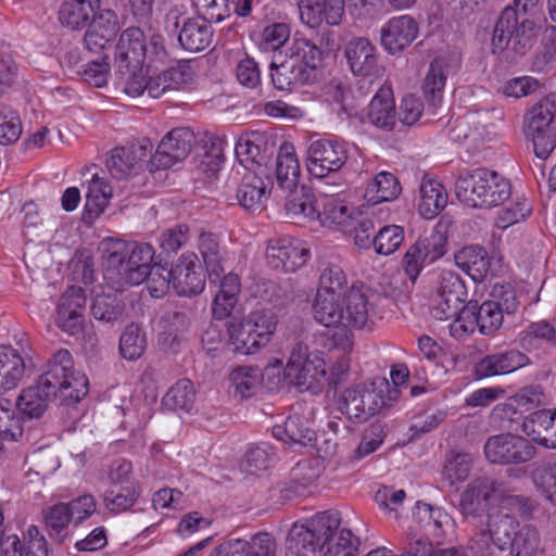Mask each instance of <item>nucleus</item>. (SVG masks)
<instances>
[{
	"label": "nucleus",
	"mask_w": 556,
	"mask_h": 556,
	"mask_svg": "<svg viewBox=\"0 0 556 556\" xmlns=\"http://www.w3.org/2000/svg\"><path fill=\"white\" fill-rule=\"evenodd\" d=\"M48 367L37 383L24 389L17 397L18 410L29 418H39L58 395L70 404L79 402L88 394V378L74 370V362L67 350L56 351Z\"/></svg>",
	"instance_id": "f257e3e1"
},
{
	"label": "nucleus",
	"mask_w": 556,
	"mask_h": 556,
	"mask_svg": "<svg viewBox=\"0 0 556 556\" xmlns=\"http://www.w3.org/2000/svg\"><path fill=\"white\" fill-rule=\"evenodd\" d=\"M325 51L315 39L296 33L285 55H274L269 68L273 85L278 90H292L316 81Z\"/></svg>",
	"instance_id": "f03ea898"
},
{
	"label": "nucleus",
	"mask_w": 556,
	"mask_h": 556,
	"mask_svg": "<svg viewBox=\"0 0 556 556\" xmlns=\"http://www.w3.org/2000/svg\"><path fill=\"white\" fill-rule=\"evenodd\" d=\"M153 258L154 249L149 243L113 238L102 242L104 279L116 288L142 283L149 276Z\"/></svg>",
	"instance_id": "7ed1b4c3"
},
{
	"label": "nucleus",
	"mask_w": 556,
	"mask_h": 556,
	"mask_svg": "<svg viewBox=\"0 0 556 556\" xmlns=\"http://www.w3.org/2000/svg\"><path fill=\"white\" fill-rule=\"evenodd\" d=\"M457 199L471 208H491L510 198V182L486 167L466 170L455 182Z\"/></svg>",
	"instance_id": "20e7f679"
},
{
	"label": "nucleus",
	"mask_w": 556,
	"mask_h": 556,
	"mask_svg": "<svg viewBox=\"0 0 556 556\" xmlns=\"http://www.w3.org/2000/svg\"><path fill=\"white\" fill-rule=\"evenodd\" d=\"M313 315L317 323L326 327L343 325L361 329L369 318L368 302L362 291L353 287L346 296L317 293Z\"/></svg>",
	"instance_id": "39448f33"
},
{
	"label": "nucleus",
	"mask_w": 556,
	"mask_h": 556,
	"mask_svg": "<svg viewBox=\"0 0 556 556\" xmlns=\"http://www.w3.org/2000/svg\"><path fill=\"white\" fill-rule=\"evenodd\" d=\"M283 374L301 392L317 393L327 379L325 361L317 353H309L308 346L300 341L291 346Z\"/></svg>",
	"instance_id": "423d86ee"
},
{
	"label": "nucleus",
	"mask_w": 556,
	"mask_h": 556,
	"mask_svg": "<svg viewBox=\"0 0 556 556\" xmlns=\"http://www.w3.org/2000/svg\"><path fill=\"white\" fill-rule=\"evenodd\" d=\"M340 522L339 511L328 510L316 514L306 523H294L288 534L289 548L296 554L315 553L326 545L327 535L337 530Z\"/></svg>",
	"instance_id": "0eeeda50"
},
{
	"label": "nucleus",
	"mask_w": 556,
	"mask_h": 556,
	"mask_svg": "<svg viewBox=\"0 0 556 556\" xmlns=\"http://www.w3.org/2000/svg\"><path fill=\"white\" fill-rule=\"evenodd\" d=\"M536 25L530 18L519 21L516 10L506 7L493 30L492 46L494 50L511 47L519 54H525L535 37Z\"/></svg>",
	"instance_id": "6e6552de"
},
{
	"label": "nucleus",
	"mask_w": 556,
	"mask_h": 556,
	"mask_svg": "<svg viewBox=\"0 0 556 556\" xmlns=\"http://www.w3.org/2000/svg\"><path fill=\"white\" fill-rule=\"evenodd\" d=\"M386 405L383 391L374 382L357 384L343 391L339 408L342 414L356 422H365Z\"/></svg>",
	"instance_id": "1a4fd4ad"
},
{
	"label": "nucleus",
	"mask_w": 556,
	"mask_h": 556,
	"mask_svg": "<svg viewBox=\"0 0 556 556\" xmlns=\"http://www.w3.org/2000/svg\"><path fill=\"white\" fill-rule=\"evenodd\" d=\"M535 453L536 448L529 440L513 433L490 437L484 444L485 457L493 464H523Z\"/></svg>",
	"instance_id": "9d476101"
},
{
	"label": "nucleus",
	"mask_w": 556,
	"mask_h": 556,
	"mask_svg": "<svg viewBox=\"0 0 556 556\" xmlns=\"http://www.w3.org/2000/svg\"><path fill=\"white\" fill-rule=\"evenodd\" d=\"M306 167L316 178H326L339 172L348 161V149L343 142L319 139L311 142L306 151Z\"/></svg>",
	"instance_id": "9b49d317"
},
{
	"label": "nucleus",
	"mask_w": 556,
	"mask_h": 556,
	"mask_svg": "<svg viewBox=\"0 0 556 556\" xmlns=\"http://www.w3.org/2000/svg\"><path fill=\"white\" fill-rule=\"evenodd\" d=\"M309 256L311 252L306 244L290 237L271 239L266 248L268 266L282 273H294Z\"/></svg>",
	"instance_id": "f8f14e48"
},
{
	"label": "nucleus",
	"mask_w": 556,
	"mask_h": 556,
	"mask_svg": "<svg viewBox=\"0 0 556 556\" xmlns=\"http://www.w3.org/2000/svg\"><path fill=\"white\" fill-rule=\"evenodd\" d=\"M445 237L437 231L420 238L407 250L403 266L412 282L416 281L425 264H431L445 254Z\"/></svg>",
	"instance_id": "ddd939ff"
},
{
	"label": "nucleus",
	"mask_w": 556,
	"mask_h": 556,
	"mask_svg": "<svg viewBox=\"0 0 556 556\" xmlns=\"http://www.w3.org/2000/svg\"><path fill=\"white\" fill-rule=\"evenodd\" d=\"M274 181L263 164H256V169L247 172L237 189L239 204L247 211L255 212L263 208Z\"/></svg>",
	"instance_id": "4468645a"
},
{
	"label": "nucleus",
	"mask_w": 556,
	"mask_h": 556,
	"mask_svg": "<svg viewBox=\"0 0 556 556\" xmlns=\"http://www.w3.org/2000/svg\"><path fill=\"white\" fill-rule=\"evenodd\" d=\"M195 137L190 128L181 127L169 131L159 143L155 153L151 156L156 168H169L185 160L190 153Z\"/></svg>",
	"instance_id": "2eb2a0df"
},
{
	"label": "nucleus",
	"mask_w": 556,
	"mask_h": 556,
	"mask_svg": "<svg viewBox=\"0 0 556 556\" xmlns=\"http://www.w3.org/2000/svg\"><path fill=\"white\" fill-rule=\"evenodd\" d=\"M172 286L178 295L191 296L205 287V275L194 253L182 254L172 267Z\"/></svg>",
	"instance_id": "dca6fc26"
},
{
	"label": "nucleus",
	"mask_w": 556,
	"mask_h": 556,
	"mask_svg": "<svg viewBox=\"0 0 556 556\" xmlns=\"http://www.w3.org/2000/svg\"><path fill=\"white\" fill-rule=\"evenodd\" d=\"M151 150L152 144L149 140L115 148L106 160V168L116 179L127 178L151 155Z\"/></svg>",
	"instance_id": "f3484780"
},
{
	"label": "nucleus",
	"mask_w": 556,
	"mask_h": 556,
	"mask_svg": "<svg viewBox=\"0 0 556 556\" xmlns=\"http://www.w3.org/2000/svg\"><path fill=\"white\" fill-rule=\"evenodd\" d=\"M344 54L354 75L369 79L379 76L381 67L377 49L367 38L351 39L345 46Z\"/></svg>",
	"instance_id": "a211bd4d"
},
{
	"label": "nucleus",
	"mask_w": 556,
	"mask_h": 556,
	"mask_svg": "<svg viewBox=\"0 0 556 556\" xmlns=\"http://www.w3.org/2000/svg\"><path fill=\"white\" fill-rule=\"evenodd\" d=\"M418 23L410 15L392 17L381 28V45L391 54L406 49L418 35Z\"/></svg>",
	"instance_id": "6ab92c4d"
},
{
	"label": "nucleus",
	"mask_w": 556,
	"mask_h": 556,
	"mask_svg": "<svg viewBox=\"0 0 556 556\" xmlns=\"http://www.w3.org/2000/svg\"><path fill=\"white\" fill-rule=\"evenodd\" d=\"M85 305L86 295L84 289L76 286L68 287L59 302V326L70 334L79 332L84 324Z\"/></svg>",
	"instance_id": "aec40b11"
},
{
	"label": "nucleus",
	"mask_w": 556,
	"mask_h": 556,
	"mask_svg": "<svg viewBox=\"0 0 556 556\" xmlns=\"http://www.w3.org/2000/svg\"><path fill=\"white\" fill-rule=\"evenodd\" d=\"M298 7L301 21L311 28L324 22L338 25L344 13V0H300Z\"/></svg>",
	"instance_id": "412c9836"
},
{
	"label": "nucleus",
	"mask_w": 556,
	"mask_h": 556,
	"mask_svg": "<svg viewBox=\"0 0 556 556\" xmlns=\"http://www.w3.org/2000/svg\"><path fill=\"white\" fill-rule=\"evenodd\" d=\"M147 46L144 43V35L141 29L130 27L124 30L115 47L114 67L126 68L143 65Z\"/></svg>",
	"instance_id": "4be33fe9"
},
{
	"label": "nucleus",
	"mask_w": 556,
	"mask_h": 556,
	"mask_svg": "<svg viewBox=\"0 0 556 556\" xmlns=\"http://www.w3.org/2000/svg\"><path fill=\"white\" fill-rule=\"evenodd\" d=\"M276 542L268 533H257L251 541L228 540L215 547L210 556H275Z\"/></svg>",
	"instance_id": "5701e85b"
},
{
	"label": "nucleus",
	"mask_w": 556,
	"mask_h": 556,
	"mask_svg": "<svg viewBox=\"0 0 556 556\" xmlns=\"http://www.w3.org/2000/svg\"><path fill=\"white\" fill-rule=\"evenodd\" d=\"M497 488L488 477H479L471 481L460 497L459 507L466 516H479L485 511L495 500Z\"/></svg>",
	"instance_id": "b1692460"
},
{
	"label": "nucleus",
	"mask_w": 556,
	"mask_h": 556,
	"mask_svg": "<svg viewBox=\"0 0 556 556\" xmlns=\"http://www.w3.org/2000/svg\"><path fill=\"white\" fill-rule=\"evenodd\" d=\"M366 117L378 129L393 130L396 124V108L393 91L389 86H381L371 99Z\"/></svg>",
	"instance_id": "393cba45"
},
{
	"label": "nucleus",
	"mask_w": 556,
	"mask_h": 556,
	"mask_svg": "<svg viewBox=\"0 0 556 556\" xmlns=\"http://www.w3.org/2000/svg\"><path fill=\"white\" fill-rule=\"evenodd\" d=\"M488 535L480 534V540L488 545V538H490L495 546L501 551H506L507 546L511 544V539L519 528L518 521L507 513L500 509L491 508L488 515Z\"/></svg>",
	"instance_id": "a878e982"
},
{
	"label": "nucleus",
	"mask_w": 556,
	"mask_h": 556,
	"mask_svg": "<svg viewBox=\"0 0 556 556\" xmlns=\"http://www.w3.org/2000/svg\"><path fill=\"white\" fill-rule=\"evenodd\" d=\"M525 433L547 448H556V410L539 409L528 415Z\"/></svg>",
	"instance_id": "bb28decb"
},
{
	"label": "nucleus",
	"mask_w": 556,
	"mask_h": 556,
	"mask_svg": "<svg viewBox=\"0 0 556 556\" xmlns=\"http://www.w3.org/2000/svg\"><path fill=\"white\" fill-rule=\"evenodd\" d=\"M271 431L276 439L288 444L307 446L316 440V432L301 415L289 416L283 424L275 425Z\"/></svg>",
	"instance_id": "cd10ccee"
},
{
	"label": "nucleus",
	"mask_w": 556,
	"mask_h": 556,
	"mask_svg": "<svg viewBox=\"0 0 556 556\" xmlns=\"http://www.w3.org/2000/svg\"><path fill=\"white\" fill-rule=\"evenodd\" d=\"M213 40L212 27L201 18L185 17L178 34L181 48L190 52L205 50Z\"/></svg>",
	"instance_id": "c85d7f7f"
},
{
	"label": "nucleus",
	"mask_w": 556,
	"mask_h": 556,
	"mask_svg": "<svg viewBox=\"0 0 556 556\" xmlns=\"http://www.w3.org/2000/svg\"><path fill=\"white\" fill-rule=\"evenodd\" d=\"M300 164L292 143L280 146L276 159V182L283 191H290L299 186Z\"/></svg>",
	"instance_id": "c756f323"
},
{
	"label": "nucleus",
	"mask_w": 556,
	"mask_h": 556,
	"mask_svg": "<svg viewBox=\"0 0 556 556\" xmlns=\"http://www.w3.org/2000/svg\"><path fill=\"white\" fill-rule=\"evenodd\" d=\"M199 250L212 281L220 279L225 273L224 262L227 252L222 247L218 237L212 232H201L199 236Z\"/></svg>",
	"instance_id": "7c9ffc66"
},
{
	"label": "nucleus",
	"mask_w": 556,
	"mask_h": 556,
	"mask_svg": "<svg viewBox=\"0 0 556 556\" xmlns=\"http://www.w3.org/2000/svg\"><path fill=\"white\" fill-rule=\"evenodd\" d=\"M100 1L64 0L59 11L60 22L71 29L86 27L94 12L99 10Z\"/></svg>",
	"instance_id": "2f4dec72"
},
{
	"label": "nucleus",
	"mask_w": 556,
	"mask_h": 556,
	"mask_svg": "<svg viewBox=\"0 0 556 556\" xmlns=\"http://www.w3.org/2000/svg\"><path fill=\"white\" fill-rule=\"evenodd\" d=\"M455 264L472 280L482 281L490 269V257L488 252L479 245H468L454 255Z\"/></svg>",
	"instance_id": "473e14b6"
},
{
	"label": "nucleus",
	"mask_w": 556,
	"mask_h": 556,
	"mask_svg": "<svg viewBox=\"0 0 556 556\" xmlns=\"http://www.w3.org/2000/svg\"><path fill=\"white\" fill-rule=\"evenodd\" d=\"M418 211L427 219L437 216L447 204V192L443 185L432 178H424L420 188Z\"/></svg>",
	"instance_id": "72a5a7b5"
},
{
	"label": "nucleus",
	"mask_w": 556,
	"mask_h": 556,
	"mask_svg": "<svg viewBox=\"0 0 556 556\" xmlns=\"http://www.w3.org/2000/svg\"><path fill=\"white\" fill-rule=\"evenodd\" d=\"M286 212L293 219L315 220L318 201L305 186H296L290 191H286Z\"/></svg>",
	"instance_id": "f704fd0d"
},
{
	"label": "nucleus",
	"mask_w": 556,
	"mask_h": 556,
	"mask_svg": "<svg viewBox=\"0 0 556 556\" xmlns=\"http://www.w3.org/2000/svg\"><path fill=\"white\" fill-rule=\"evenodd\" d=\"M25 364L21 354L8 345L0 346V389H14L22 380Z\"/></svg>",
	"instance_id": "c9c22d12"
},
{
	"label": "nucleus",
	"mask_w": 556,
	"mask_h": 556,
	"mask_svg": "<svg viewBox=\"0 0 556 556\" xmlns=\"http://www.w3.org/2000/svg\"><path fill=\"white\" fill-rule=\"evenodd\" d=\"M324 194L325 197L318 202L315 220H319L325 227L346 231L348 224L352 218L348 207L338 199L329 197L328 191H325Z\"/></svg>",
	"instance_id": "e433bc0d"
},
{
	"label": "nucleus",
	"mask_w": 556,
	"mask_h": 556,
	"mask_svg": "<svg viewBox=\"0 0 556 556\" xmlns=\"http://www.w3.org/2000/svg\"><path fill=\"white\" fill-rule=\"evenodd\" d=\"M240 292V279L236 274H228L220 280L219 291L213 302V316L223 319L230 315L238 302Z\"/></svg>",
	"instance_id": "4c0bfd02"
},
{
	"label": "nucleus",
	"mask_w": 556,
	"mask_h": 556,
	"mask_svg": "<svg viewBox=\"0 0 556 556\" xmlns=\"http://www.w3.org/2000/svg\"><path fill=\"white\" fill-rule=\"evenodd\" d=\"M401 185L397 178L389 173L381 172L365 189V199L371 204L393 201L401 193Z\"/></svg>",
	"instance_id": "58836bf2"
},
{
	"label": "nucleus",
	"mask_w": 556,
	"mask_h": 556,
	"mask_svg": "<svg viewBox=\"0 0 556 556\" xmlns=\"http://www.w3.org/2000/svg\"><path fill=\"white\" fill-rule=\"evenodd\" d=\"M445 59L437 58L430 63L429 71L425 77L422 91L429 106L437 109L443 101V89L446 81L444 72Z\"/></svg>",
	"instance_id": "ea45409f"
},
{
	"label": "nucleus",
	"mask_w": 556,
	"mask_h": 556,
	"mask_svg": "<svg viewBox=\"0 0 556 556\" xmlns=\"http://www.w3.org/2000/svg\"><path fill=\"white\" fill-rule=\"evenodd\" d=\"M556 115V93H549L541 99L526 114V131L536 132L543 128L556 127L554 118Z\"/></svg>",
	"instance_id": "a19ab883"
},
{
	"label": "nucleus",
	"mask_w": 556,
	"mask_h": 556,
	"mask_svg": "<svg viewBox=\"0 0 556 556\" xmlns=\"http://www.w3.org/2000/svg\"><path fill=\"white\" fill-rule=\"evenodd\" d=\"M229 342L228 348L235 353L240 355H251L256 353L262 344H252L257 341L251 326L243 319L232 320L228 324Z\"/></svg>",
	"instance_id": "79ce46f5"
},
{
	"label": "nucleus",
	"mask_w": 556,
	"mask_h": 556,
	"mask_svg": "<svg viewBox=\"0 0 556 556\" xmlns=\"http://www.w3.org/2000/svg\"><path fill=\"white\" fill-rule=\"evenodd\" d=\"M506 551L510 556H538L543 551L538 529L530 525L518 528Z\"/></svg>",
	"instance_id": "37998d69"
},
{
	"label": "nucleus",
	"mask_w": 556,
	"mask_h": 556,
	"mask_svg": "<svg viewBox=\"0 0 556 556\" xmlns=\"http://www.w3.org/2000/svg\"><path fill=\"white\" fill-rule=\"evenodd\" d=\"M112 194L113 189L106 179L94 174L86 193L85 214L99 216L106 207Z\"/></svg>",
	"instance_id": "c03bdc74"
},
{
	"label": "nucleus",
	"mask_w": 556,
	"mask_h": 556,
	"mask_svg": "<svg viewBox=\"0 0 556 556\" xmlns=\"http://www.w3.org/2000/svg\"><path fill=\"white\" fill-rule=\"evenodd\" d=\"M235 396L248 399L256 394L262 383V372L257 367H238L229 376Z\"/></svg>",
	"instance_id": "a18cd8bd"
},
{
	"label": "nucleus",
	"mask_w": 556,
	"mask_h": 556,
	"mask_svg": "<svg viewBox=\"0 0 556 556\" xmlns=\"http://www.w3.org/2000/svg\"><path fill=\"white\" fill-rule=\"evenodd\" d=\"M414 519L429 534L440 536L444 526L450 523V516L442 508L427 503H417Z\"/></svg>",
	"instance_id": "49530a36"
},
{
	"label": "nucleus",
	"mask_w": 556,
	"mask_h": 556,
	"mask_svg": "<svg viewBox=\"0 0 556 556\" xmlns=\"http://www.w3.org/2000/svg\"><path fill=\"white\" fill-rule=\"evenodd\" d=\"M491 419L503 430L518 431L521 429L525 432L528 416L525 417V414L508 397L506 402L497 404L492 409Z\"/></svg>",
	"instance_id": "de8ad7c7"
},
{
	"label": "nucleus",
	"mask_w": 556,
	"mask_h": 556,
	"mask_svg": "<svg viewBox=\"0 0 556 556\" xmlns=\"http://www.w3.org/2000/svg\"><path fill=\"white\" fill-rule=\"evenodd\" d=\"M359 544V539L350 529L339 527L327 535L325 556H356Z\"/></svg>",
	"instance_id": "09e8293b"
},
{
	"label": "nucleus",
	"mask_w": 556,
	"mask_h": 556,
	"mask_svg": "<svg viewBox=\"0 0 556 556\" xmlns=\"http://www.w3.org/2000/svg\"><path fill=\"white\" fill-rule=\"evenodd\" d=\"M90 311L94 319L110 325L122 321L124 316V305L110 294H97Z\"/></svg>",
	"instance_id": "8fccbe9b"
},
{
	"label": "nucleus",
	"mask_w": 556,
	"mask_h": 556,
	"mask_svg": "<svg viewBox=\"0 0 556 556\" xmlns=\"http://www.w3.org/2000/svg\"><path fill=\"white\" fill-rule=\"evenodd\" d=\"M195 392L193 384L189 379L177 381L163 396V405L172 410H186L192 408Z\"/></svg>",
	"instance_id": "3c124183"
},
{
	"label": "nucleus",
	"mask_w": 556,
	"mask_h": 556,
	"mask_svg": "<svg viewBox=\"0 0 556 556\" xmlns=\"http://www.w3.org/2000/svg\"><path fill=\"white\" fill-rule=\"evenodd\" d=\"M115 85L129 97H139L144 93L147 88V75L143 72V65L138 68L126 67L115 70Z\"/></svg>",
	"instance_id": "603ef678"
},
{
	"label": "nucleus",
	"mask_w": 556,
	"mask_h": 556,
	"mask_svg": "<svg viewBox=\"0 0 556 556\" xmlns=\"http://www.w3.org/2000/svg\"><path fill=\"white\" fill-rule=\"evenodd\" d=\"M243 320L251 326L257 341L252 344H262L265 346L273 336L277 319L275 314L269 309H258L251 312Z\"/></svg>",
	"instance_id": "864d4df0"
},
{
	"label": "nucleus",
	"mask_w": 556,
	"mask_h": 556,
	"mask_svg": "<svg viewBox=\"0 0 556 556\" xmlns=\"http://www.w3.org/2000/svg\"><path fill=\"white\" fill-rule=\"evenodd\" d=\"M146 336L136 324L128 325L119 338V353L128 361L138 359L146 351Z\"/></svg>",
	"instance_id": "5fc2aeb1"
},
{
	"label": "nucleus",
	"mask_w": 556,
	"mask_h": 556,
	"mask_svg": "<svg viewBox=\"0 0 556 556\" xmlns=\"http://www.w3.org/2000/svg\"><path fill=\"white\" fill-rule=\"evenodd\" d=\"M478 302L469 301L466 305H460L458 313L454 316L450 325V332L455 338H464L479 328V318L477 315Z\"/></svg>",
	"instance_id": "6e6d98bb"
},
{
	"label": "nucleus",
	"mask_w": 556,
	"mask_h": 556,
	"mask_svg": "<svg viewBox=\"0 0 556 556\" xmlns=\"http://www.w3.org/2000/svg\"><path fill=\"white\" fill-rule=\"evenodd\" d=\"M351 288L342 268L336 264H328L320 274L317 293H331V295L346 296Z\"/></svg>",
	"instance_id": "4d7b16f0"
},
{
	"label": "nucleus",
	"mask_w": 556,
	"mask_h": 556,
	"mask_svg": "<svg viewBox=\"0 0 556 556\" xmlns=\"http://www.w3.org/2000/svg\"><path fill=\"white\" fill-rule=\"evenodd\" d=\"M472 458L468 453L451 452L447 455L443 476L444 479L451 484L465 481L471 470Z\"/></svg>",
	"instance_id": "13d9d810"
},
{
	"label": "nucleus",
	"mask_w": 556,
	"mask_h": 556,
	"mask_svg": "<svg viewBox=\"0 0 556 556\" xmlns=\"http://www.w3.org/2000/svg\"><path fill=\"white\" fill-rule=\"evenodd\" d=\"M435 295L447 299L452 304H463L467 290L462 278L452 271H443L440 276Z\"/></svg>",
	"instance_id": "bf43d9fd"
},
{
	"label": "nucleus",
	"mask_w": 556,
	"mask_h": 556,
	"mask_svg": "<svg viewBox=\"0 0 556 556\" xmlns=\"http://www.w3.org/2000/svg\"><path fill=\"white\" fill-rule=\"evenodd\" d=\"M23 435L21 419L11 409V402L0 400V440L14 442Z\"/></svg>",
	"instance_id": "052dcab7"
},
{
	"label": "nucleus",
	"mask_w": 556,
	"mask_h": 556,
	"mask_svg": "<svg viewBox=\"0 0 556 556\" xmlns=\"http://www.w3.org/2000/svg\"><path fill=\"white\" fill-rule=\"evenodd\" d=\"M533 481L545 497L556 505V462H544L533 472Z\"/></svg>",
	"instance_id": "680f3d73"
},
{
	"label": "nucleus",
	"mask_w": 556,
	"mask_h": 556,
	"mask_svg": "<svg viewBox=\"0 0 556 556\" xmlns=\"http://www.w3.org/2000/svg\"><path fill=\"white\" fill-rule=\"evenodd\" d=\"M199 17L208 23H219L230 16L229 0H192Z\"/></svg>",
	"instance_id": "e2e57ef3"
},
{
	"label": "nucleus",
	"mask_w": 556,
	"mask_h": 556,
	"mask_svg": "<svg viewBox=\"0 0 556 556\" xmlns=\"http://www.w3.org/2000/svg\"><path fill=\"white\" fill-rule=\"evenodd\" d=\"M22 134V123L17 113L0 103V144L15 142Z\"/></svg>",
	"instance_id": "0e129e2a"
},
{
	"label": "nucleus",
	"mask_w": 556,
	"mask_h": 556,
	"mask_svg": "<svg viewBox=\"0 0 556 556\" xmlns=\"http://www.w3.org/2000/svg\"><path fill=\"white\" fill-rule=\"evenodd\" d=\"M404 239V231L402 227L390 225L382 227L374 237L375 251L378 254L390 255L396 251Z\"/></svg>",
	"instance_id": "69168bd1"
},
{
	"label": "nucleus",
	"mask_w": 556,
	"mask_h": 556,
	"mask_svg": "<svg viewBox=\"0 0 556 556\" xmlns=\"http://www.w3.org/2000/svg\"><path fill=\"white\" fill-rule=\"evenodd\" d=\"M139 492L134 485L123 486L121 490L111 488L104 494V504L113 513L129 509L137 502Z\"/></svg>",
	"instance_id": "338daca9"
},
{
	"label": "nucleus",
	"mask_w": 556,
	"mask_h": 556,
	"mask_svg": "<svg viewBox=\"0 0 556 556\" xmlns=\"http://www.w3.org/2000/svg\"><path fill=\"white\" fill-rule=\"evenodd\" d=\"M45 527L50 536H58L72 521L65 503H58L42 510Z\"/></svg>",
	"instance_id": "774afa93"
}]
</instances>
